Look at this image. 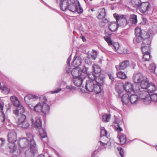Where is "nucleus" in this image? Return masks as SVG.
<instances>
[{"label":"nucleus","instance_id":"33","mask_svg":"<svg viewBox=\"0 0 157 157\" xmlns=\"http://www.w3.org/2000/svg\"><path fill=\"white\" fill-rule=\"evenodd\" d=\"M149 69L153 73H155L156 75V72H157V67H156L155 64L154 63H151L149 67Z\"/></svg>","mask_w":157,"mask_h":157},{"label":"nucleus","instance_id":"37","mask_svg":"<svg viewBox=\"0 0 157 157\" xmlns=\"http://www.w3.org/2000/svg\"><path fill=\"white\" fill-rule=\"evenodd\" d=\"M120 140L121 144H123L126 142V136L124 135H122L120 136Z\"/></svg>","mask_w":157,"mask_h":157},{"label":"nucleus","instance_id":"29","mask_svg":"<svg viewBox=\"0 0 157 157\" xmlns=\"http://www.w3.org/2000/svg\"><path fill=\"white\" fill-rule=\"evenodd\" d=\"M43 101L39 102L37 103L34 107L33 110L36 112H41L42 103Z\"/></svg>","mask_w":157,"mask_h":157},{"label":"nucleus","instance_id":"28","mask_svg":"<svg viewBox=\"0 0 157 157\" xmlns=\"http://www.w3.org/2000/svg\"><path fill=\"white\" fill-rule=\"evenodd\" d=\"M131 2L134 7L138 9L140 6V4L142 3L140 0H132Z\"/></svg>","mask_w":157,"mask_h":157},{"label":"nucleus","instance_id":"45","mask_svg":"<svg viewBox=\"0 0 157 157\" xmlns=\"http://www.w3.org/2000/svg\"><path fill=\"white\" fill-rule=\"evenodd\" d=\"M117 149L118 151H119V154L121 156V157H124V151L122 148L120 147H119L117 148Z\"/></svg>","mask_w":157,"mask_h":157},{"label":"nucleus","instance_id":"24","mask_svg":"<svg viewBox=\"0 0 157 157\" xmlns=\"http://www.w3.org/2000/svg\"><path fill=\"white\" fill-rule=\"evenodd\" d=\"M81 59L79 57L77 56L72 63V65L75 67H78L81 64Z\"/></svg>","mask_w":157,"mask_h":157},{"label":"nucleus","instance_id":"7","mask_svg":"<svg viewBox=\"0 0 157 157\" xmlns=\"http://www.w3.org/2000/svg\"><path fill=\"white\" fill-rule=\"evenodd\" d=\"M88 61L87 60H85L86 64L83 66L82 69L81 71V69L78 67H75L71 71L72 75L74 77L81 76V74L88 75L87 73V70Z\"/></svg>","mask_w":157,"mask_h":157},{"label":"nucleus","instance_id":"3","mask_svg":"<svg viewBox=\"0 0 157 157\" xmlns=\"http://www.w3.org/2000/svg\"><path fill=\"white\" fill-rule=\"evenodd\" d=\"M133 82L138 85L140 86L141 88H145L147 87L148 82V78L144 76L141 73L135 74L133 77Z\"/></svg>","mask_w":157,"mask_h":157},{"label":"nucleus","instance_id":"26","mask_svg":"<svg viewBox=\"0 0 157 157\" xmlns=\"http://www.w3.org/2000/svg\"><path fill=\"white\" fill-rule=\"evenodd\" d=\"M151 100L155 102L157 101V94H149L148 97L147 98V103H149Z\"/></svg>","mask_w":157,"mask_h":157},{"label":"nucleus","instance_id":"1","mask_svg":"<svg viewBox=\"0 0 157 157\" xmlns=\"http://www.w3.org/2000/svg\"><path fill=\"white\" fill-rule=\"evenodd\" d=\"M92 70L94 73H89V92L94 91L98 94L101 92V86L103 83L104 78L100 74L101 70L98 65L94 64Z\"/></svg>","mask_w":157,"mask_h":157},{"label":"nucleus","instance_id":"17","mask_svg":"<svg viewBox=\"0 0 157 157\" xmlns=\"http://www.w3.org/2000/svg\"><path fill=\"white\" fill-rule=\"evenodd\" d=\"M147 85V87L145 88H142V89L146 90L149 94L150 93L154 92L157 90V86L153 82L149 83L148 80Z\"/></svg>","mask_w":157,"mask_h":157},{"label":"nucleus","instance_id":"14","mask_svg":"<svg viewBox=\"0 0 157 157\" xmlns=\"http://www.w3.org/2000/svg\"><path fill=\"white\" fill-rule=\"evenodd\" d=\"M139 9L143 13H148L151 10L150 3L148 2H142Z\"/></svg>","mask_w":157,"mask_h":157},{"label":"nucleus","instance_id":"18","mask_svg":"<svg viewBox=\"0 0 157 157\" xmlns=\"http://www.w3.org/2000/svg\"><path fill=\"white\" fill-rule=\"evenodd\" d=\"M138 92H139L138 94L139 99L144 100L145 102L146 101H147V98L148 97L149 94L146 90H140V89L139 91H137Z\"/></svg>","mask_w":157,"mask_h":157},{"label":"nucleus","instance_id":"38","mask_svg":"<svg viewBox=\"0 0 157 157\" xmlns=\"http://www.w3.org/2000/svg\"><path fill=\"white\" fill-rule=\"evenodd\" d=\"M0 89L2 92L6 94H8L10 91V89L5 86L3 87L1 86Z\"/></svg>","mask_w":157,"mask_h":157},{"label":"nucleus","instance_id":"49","mask_svg":"<svg viewBox=\"0 0 157 157\" xmlns=\"http://www.w3.org/2000/svg\"><path fill=\"white\" fill-rule=\"evenodd\" d=\"M120 52L121 53H123L124 54H127L128 53L129 51L127 48H124L121 50V52Z\"/></svg>","mask_w":157,"mask_h":157},{"label":"nucleus","instance_id":"41","mask_svg":"<svg viewBox=\"0 0 157 157\" xmlns=\"http://www.w3.org/2000/svg\"><path fill=\"white\" fill-rule=\"evenodd\" d=\"M98 146V149L97 150H95L92 153V157H95V156L96 155L97 153H98L99 151H101L102 150V149H104L100 146Z\"/></svg>","mask_w":157,"mask_h":157},{"label":"nucleus","instance_id":"32","mask_svg":"<svg viewBox=\"0 0 157 157\" xmlns=\"http://www.w3.org/2000/svg\"><path fill=\"white\" fill-rule=\"evenodd\" d=\"M130 21L131 23L136 24L137 22V16L135 14H132L130 16Z\"/></svg>","mask_w":157,"mask_h":157},{"label":"nucleus","instance_id":"23","mask_svg":"<svg viewBox=\"0 0 157 157\" xmlns=\"http://www.w3.org/2000/svg\"><path fill=\"white\" fill-rule=\"evenodd\" d=\"M119 27L118 24L116 22H111L109 26V29L111 32H114L117 30Z\"/></svg>","mask_w":157,"mask_h":157},{"label":"nucleus","instance_id":"44","mask_svg":"<svg viewBox=\"0 0 157 157\" xmlns=\"http://www.w3.org/2000/svg\"><path fill=\"white\" fill-rule=\"evenodd\" d=\"M107 134V131L105 129H101V136H106Z\"/></svg>","mask_w":157,"mask_h":157},{"label":"nucleus","instance_id":"58","mask_svg":"<svg viewBox=\"0 0 157 157\" xmlns=\"http://www.w3.org/2000/svg\"><path fill=\"white\" fill-rule=\"evenodd\" d=\"M109 78L110 79H111V80H113L114 79L113 77L112 76V75H109Z\"/></svg>","mask_w":157,"mask_h":157},{"label":"nucleus","instance_id":"19","mask_svg":"<svg viewBox=\"0 0 157 157\" xmlns=\"http://www.w3.org/2000/svg\"><path fill=\"white\" fill-rule=\"evenodd\" d=\"M58 2L59 3L61 9L63 11H65L67 10L69 5L68 0H59Z\"/></svg>","mask_w":157,"mask_h":157},{"label":"nucleus","instance_id":"63","mask_svg":"<svg viewBox=\"0 0 157 157\" xmlns=\"http://www.w3.org/2000/svg\"><path fill=\"white\" fill-rule=\"evenodd\" d=\"M49 157H51V156H49Z\"/></svg>","mask_w":157,"mask_h":157},{"label":"nucleus","instance_id":"30","mask_svg":"<svg viewBox=\"0 0 157 157\" xmlns=\"http://www.w3.org/2000/svg\"><path fill=\"white\" fill-rule=\"evenodd\" d=\"M143 59L144 61H149L151 59V55L148 52L143 53Z\"/></svg>","mask_w":157,"mask_h":157},{"label":"nucleus","instance_id":"35","mask_svg":"<svg viewBox=\"0 0 157 157\" xmlns=\"http://www.w3.org/2000/svg\"><path fill=\"white\" fill-rule=\"evenodd\" d=\"M117 76L118 78L122 79H125L127 77L124 73L121 71L119 72L117 74Z\"/></svg>","mask_w":157,"mask_h":157},{"label":"nucleus","instance_id":"16","mask_svg":"<svg viewBox=\"0 0 157 157\" xmlns=\"http://www.w3.org/2000/svg\"><path fill=\"white\" fill-rule=\"evenodd\" d=\"M43 99H44V101L42 102V106L41 112L45 115L49 113L50 110V106L46 103L47 100L44 97Z\"/></svg>","mask_w":157,"mask_h":157},{"label":"nucleus","instance_id":"54","mask_svg":"<svg viewBox=\"0 0 157 157\" xmlns=\"http://www.w3.org/2000/svg\"><path fill=\"white\" fill-rule=\"evenodd\" d=\"M71 55L68 57L67 61V65H70V61L71 60Z\"/></svg>","mask_w":157,"mask_h":157},{"label":"nucleus","instance_id":"51","mask_svg":"<svg viewBox=\"0 0 157 157\" xmlns=\"http://www.w3.org/2000/svg\"><path fill=\"white\" fill-rule=\"evenodd\" d=\"M115 128L118 132H121L122 130V128L118 124H117V126L115 127Z\"/></svg>","mask_w":157,"mask_h":157},{"label":"nucleus","instance_id":"11","mask_svg":"<svg viewBox=\"0 0 157 157\" xmlns=\"http://www.w3.org/2000/svg\"><path fill=\"white\" fill-rule=\"evenodd\" d=\"M28 134H30L32 136L33 135L30 133H26V138H22L20 139L18 142V144L20 147L22 148H26L30 147V141L29 138L27 136Z\"/></svg>","mask_w":157,"mask_h":157},{"label":"nucleus","instance_id":"55","mask_svg":"<svg viewBox=\"0 0 157 157\" xmlns=\"http://www.w3.org/2000/svg\"><path fill=\"white\" fill-rule=\"evenodd\" d=\"M81 38H82V41L83 42H85L86 41V39L85 37L84 36L82 35L81 36Z\"/></svg>","mask_w":157,"mask_h":157},{"label":"nucleus","instance_id":"40","mask_svg":"<svg viewBox=\"0 0 157 157\" xmlns=\"http://www.w3.org/2000/svg\"><path fill=\"white\" fill-rule=\"evenodd\" d=\"M110 118V115L105 114L103 115L102 117V120L104 122H108L109 121Z\"/></svg>","mask_w":157,"mask_h":157},{"label":"nucleus","instance_id":"25","mask_svg":"<svg viewBox=\"0 0 157 157\" xmlns=\"http://www.w3.org/2000/svg\"><path fill=\"white\" fill-rule=\"evenodd\" d=\"M115 89L119 94H121L124 90V85L122 83L117 84L115 86Z\"/></svg>","mask_w":157,"mask_h":157},{"label":"nucleus","instance_id":"15","mask_svg":"<svg viewBox=\"0 0 157 157\" xmlns=\"http://www.w3.org/2000/svg\"><path fill=\"white\" fill-rule=\"evenodd\" d=\"M88 75L87 74L86 75L84 74H82L81 77H74L73 81L75 85L77 86H80L82 84V81L86 78V76Z\"/></svg>","mask_w":157,"mask_h":157},{"label":"nucleus","instance_id":"47","mask_svg":"<svg viewBox=\"0 0 157 157\" xmlns=\"http://www.w3.org/2000/svg\"><path fill=\"white\" fill-rule=\"evenodd\" d=\"M152 27L153 29V31L157 32V23H155L152 25Z\"/></svg>","mask_w":157,"mask_h":157},{"label":"nucleus","instance_id":"34","mask_svg":"<svg viewBox=\"0 0 157 157\" xmlns=\"http://www.w3.org/2000/svg\"><path fill=\"white\" fill-rule=\"evenodd\" d=\"M111 46L113 50L116 51H117L118 53H121L119 49V44L118 43H114Z\"/></svg>","mask_w":157,"mask_h":157},{"label":"nucleus","instance_id":"42","mask_svg":"<svg viewBox=\"0 0 157 157\" xmlns=\"http://www.w3.org/2000/svg\"><path fill=\"white\" fill-rule=\"evenodd\" d=\"M97 52L94 50H93L92 52L91 53V57L90 58L94 60L97 58Z\"/></svg>","mask_w":157,"mask_h":157},{"label":"nucleus","instance_id":"13","mask_svg":"<svg viewBox=\"0 0 157 157\" xmlns=\"http://www.w3.org/2000/svg\"><path fill=\"white\" fill-rule=\"evenodd\" d=\"M124 86V90L128 94H129L132 93H136L140 90L139 86H138L135 90L134 89L132 84L129 82H126Z\"/></svg>","mask_w":157,"mask_h":157},{"label":"nucleus","instance_id":"12","mask_svg":"<svg viewBox=\"0 0 157 157\" xmlns=\"http://www.w3.org/2000/svg\"><path fill=\"white\" fill-rule=\"evenodd\" d=\"M113 16L115 18L119 26L123 27L126 25L127 21L124 15H118L116 13H115L113 14Z\"/></svg>","mask_w":157,"mask_h":157},{"label":"nucleus","instance_id":"52","mask_svg":"<svg viewBox=\"0 0 157 157\" xmlns=\"http://www.w3.org/2000/svg\"><path fill=\"white\" fill-rule=\"evenodd\" d=\"M67 72L69 73L71 71V66L70 65H67V66L66 67Z\"/></svg>","mask_w":157,"mask_h":157},{"label":"nucleus","instance_id":"27","mask_svg":"<svg viewBox=\"0 0 157 157\" xmlns=\"http://www.w3.org/2000/svg\"><path fill=\"white\" fill-rule=\"evenodd\" d=\"M129 98V94H125L122 95L121 98V101L123 104H127L130 101Z\"/></svg>","mask_w":157,"mask_h":157},{"label":"nucleus","instance_id":"10","mask_svg":"<svg viewBox=\"0 0 157 157\" xmlns=\"http://www.w3.org/2000/svg\"><path fill=\"white\" fill-rule=\"evenodd\" d=\"M110 140V139L106 136H101L100 140L98 143V145L104 149H110L111 145Z\"/></svg>","mask_w":157,"mask_h":157},{"label":"nucleus","instance_id":"36","mask_svg":"<svg viewBox=\"0 0 157 157\" xmlns=\"http://www.w3.org/2000/svg\"><path fill=\"white\" fill-rule=\"evenodd\" d=\"M104 38L105 40L108 43L109 46H111L113 44V42L110 36H104Z\"/></svg>","mask_w":157,"mask_h":157},{"label":"nucleus","instance_id":"39","mask_svg":"<svg viewBox=\"0 0 157 157\" xmlns=\"http://www.w3.org/2000/svg\"><path fill=\"white\" fill-rule=\"evenodd\" d=\"M38 97L35 95H32L31 94H29L26 96L24 98L25 101L27 99H37Z\"/></svg>","mask_w":157,"mask_h":157},{"label":"nucleus","instance_id":"53","mask_svg":"<svg viewBox=\"0 0 157 157\" xmlns=\"http://www.w3.org/2000/svg\"><path fill=\"white\" fill-rule=\"evenodd\" d=\"M107 21H108L104 17V19H102V22L100 23V24L102 23H103V24L102 26H104L105 25V23L107 22Z\"/></svg>","mask_w":157,"mask_h":157},{"label":"nucleus","instance_id":"6","mask_svg":"<svg viewBox=\"0 0 157 157\" xmlns=\"http://www.w3.org/2000/svg\"><path fill=\"white\" fill-rule=\"evenodd\" d=\"M30 139V147L26 151L25 155L26 157H32L34 156L35 154L37 152V149L36 143L33 139V136L30 134L27 135Z\"/></svg>","mask_w":157,"mask_h":157},{"label":"nucleus","instance_id":"48","mask_svg":"<svg viewBox=\"0 0 157 157\" xmlns=\"http://www.w3.org/2000/svg\"><path fill=\"white\" fill-rule=\"evenodd\" d=\"M5 143V140L3 138L0 139V147H2Z\"/></svg>","mask_w":157,"mask_h":157},{"label":"nucleus","instance_id":"8","mask_svg":"<svg viewBox=\"0 0 157 157\" xmlns=\"http://www.w3.org/2000/svg\"><path fill=\"white\" fill-rule=\"evenodd\" d=\"M70 2L68 6V10L71 11L79 13L83 11V10L79 6L77 0H70Z\"/></svg>","mask_w":157,"mask_h":157},{"label":"nucleus","instance_id":"31","mask_svg":"<svg viewBox=\"0 0 157 157\" xmlns=\"http://www.w3.org/2000/svg\"><path fill=\"white\" fill-rule=\"evenodd\" d=\"M105 16V11L104 8L101 9L99 11V13L98 16V19H104Z\"/></svg>","mask_w":157,"mask_h":157},{"label":"nucleus","instance_id":"2","mask_svg":"<svg viewBox=\"0 0 157 157\" xmlns=\"http://www.w3.org/2000/svg\"><path fill=\"white\" fill-rule=\"evenodd\" d=\"M135 37L133 40L134 43H140L143 40L141 49L143 53L148 52L150 48L152 34L147 33L138 27L135 29Z\"/></svg>","mask_w":157,"mask_h":157},{"label":"nucleus","instance_id":"4","mask_svg":"<svg viewBox=\"0 0 157 157\" xmlns=\"http://www.w3.org/2000/svg\"><path fill=\"white\" fill-rule=\"evenodd\" d=\"M32 124L36 128L39 129V133L42 139L47 137V135L44 129L42 128V121L41 119L38 117L31 118Z\"/></svg>","mask_w":157,"mask_h":157},{"label":"nucleus","instance_id":"64","mask_svg":"<svg viewBox=\"0 0 157 157\" xmlns=\"http://www.w3.org/2000/svg\"><path fill=\"white\" fill-rule=\"evenodd\" d=\"M156 74H157V72H156Z\"/></svg>","mask_w":157,"mask_h":157},{"label":"nucleus","instance_id":"57","mask_svg":"<svg viewBox=\"0 0 157 157\" xmlns=\"http://www.w3.org/2000/svg\"><path fill=\"white\" fill-rule=\"evenodd\" d=\"M10 152H11L13 153V152L15 150V149L14 148L13 149H12V148H11V147H10Z\"/></svg>","mask_w":157,"mask_h":157},{"label":"nucleus","instance_id":"56","mask_svg":"<svg viewBox=\"0 0 157 157\" xmlns=\"http://www.w3.org/2000/svg\"><path fill=\"white\" fill-rule=\"evenodd\" d=\"M67 88L68 89H71H71H73L74 88V87H72L71 86H67Z\"/></svg>","mask_w":157,"mask_h":157},{"label":"nucleus","instance_id":"5","mask_svg":"<svg viewBox=\"0 0 157 157\" xmlns=\"http://www.w3.org/2000/svg\"><path fill=\"white\" fill-rule=\"evenodd\" d=\"M10 100L13 105L17 107L16 109L13 111V113L15 115L18 116L20 115V114L24 113L25 109L24 107L20 104L19 101L16 96H11Z\"/></svg>","mask_w":157,"mask_h":157},{"label":"nucleus","instance_id":"21","mask_svg":"<svg viewBox=\"0 0 157 157\" xmlns=\"http://www.w3.org/2000/svg\"><path fill=\"white\" fill-rule=\"evenodd\" d=\"M8 141L10 143H14L17 140V135L14 131H12L8 134Z\"/></svg>","mask_w":157,"mask_h":157},{"label":"nucleus","instance_id":"20","mask_svg":"<svg viewBox=\"0 0 157 157\" xmlns=\"http://www.w3.org/2000/svg\"><path fill=\"white\" fill-rule=\"evenodd\" d=\"M130 95V102L131 104L133 105L136 104L139 101V99L138 98V96L136 94V93H132Z\"/></svg>","mask_w":157,"mask_h":157},{"label":"nucleus","instance_id":"62","mask_svg":"<svg viewBox=\"0 0 157 157\" xmlns=\"http://www.w3.org/2000/svg\"><path fill=\"white\" fill-rule=\"evenodd\" d=\"M59 0H56L57 2H58Z\"/></svg>","mask_w":157,"mask_h":157},{"label":"nucleus","instance_id":"46","mask_svg":"<svg viewBox=\"0 0 157 157\" xmlns=\"http://www.w3.org/2000/svg\"><path fill=\"white\" fill-rule=\"evenodd\" d=\"M85 89L86 90H84L83 88L81 89V91L83 93H87V92L88 91L87 88V82H86V86H85Z\"/></svg>","mask_w":157,"mask_h":157},{"label":"nucleus","instance_id":"61","mask_svg":"<svg viewBox=\"0 0 157 157\" xmlns=\"http://www.w3.org/2000/svg\"><path fill=\"white\" fill-rule=\"evenodd\" d=\"M91 11H92V12H93V11H95V10H94L93 9H91Z\"/></svg>","mask_w":157,"mask_h":157},{"label":"nucleus","instance_id":"50","mask_svg":"<svg viewBox=\"0 0 157 157\" xmlns=\"http://www.w3.org/2000/svg\"><path fill=\"white\" fill-rule=\"evenodd\" d=\"M61 90V89L59 88L58 89L55 90L54 91H52L50 92V93L52 94L55 93H57L60 92Z\"/></svg>","mask_w":157,"mask_h":157},{"label":"nucleus","instance_id":"43","mask_svg":"<svg viewBox=\"0 0 157 157\" xmlns=\"http://www.w3.org/2000/svg\"><path fill=\"white\" fill-rule=\"evenodd\" d=\"M4 105V104L3 102H0V109H1V111H0V112L1 113V114L2 115V117L4 118V119L3 120V121L4 120L5 118V115L4 114L3 112V106Z\"/></svg>","mask_w":157,"mask_h":157},{"label":"nucleus","instance_id":"60","mask_svg":"<svg viewBox=\"0 0 157 157\" xmlns=\"http://www.w3.org/2000/svg\"><path fill=\"white\" fill-rule=\"evenodd\" d=\"M90 58L89 57V59H90ZM90 63V64H91V62H90V60H89V64Z\"/></svg>","mask_w":157,"mask_h":157},{"label":"nucleus","instance_id":"22","mask_svg":"<svg viewBox=\"0 0 157 157\" xmlns=\"http://www.w3.org/2000/svg\"><path fill=\"white\" fill-rule=\"evenodd\" d=\"M129 62L128 60H126L120 64L119 66H116L115 67L117 70H124L129 65Z\"/></svg>","mask_w":157,"mask_h":157},{"label":"nucleus","instance_id":"59","mask_svg":"<svg viewBox=\"0 0 157 157\" xmlns=\"http://www.w3.org/2000/svg\"><path fill=\"white\" fill-rule=\"evenodd\" d=\"M37 157H44V155L43 154H40Z\"/></svg>","mask_w":157,"mask_h":157},{"label":"nucleus","instance_id":"9","mask_svg":"<svg viewBox=\"0 0 157 157\" xmlns=\"http://www.w3.org/2000/svg\"><path fill=\"white\" fill-rule=\"evenodd\" d=\"M20 117L18 118V121L17 124L18 126L24 128H27L30 126L29 122L26 120V117L25 115L21 113L20 114Z\"/></svg>","mask_w":157,"mask_h":157}]
</instances>
